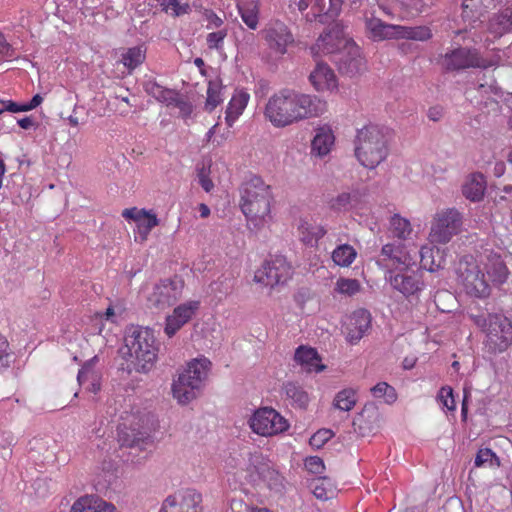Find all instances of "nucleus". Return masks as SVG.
Listing matches in <instances>:
<instances>
[{
	"label": "nucleus",
	"instance_id": "nucleus-10",
	"mask_svg": "<svg viewBox=\"0 0 512 512\" xmlns=\"http://www.w3.org/2000/svg\"><path fill=\"white\" fill-rule=\"evenodd\" d=\"M462 215L455 208L438 212L432 221L429 241L432 244H447L460 232Z\"/></svg>",
	"mask_w": 512,
	"mask_h": 512
},
{
	"label": "nucleus",
	"instance_id": "nucleus-16",
	"mask_svg": "<svg viewBox=\"0 0 512 512\" xmlns=\"http://www.w3.org/2000/svg\"><path fill=\"white\" fill-rule=\"evenodd\" d=\"M350 40L344 32L343 25L334 23L328 31L319 36L311 51L315 56L329 55L332 60Z\"/></svg>",
	"mask_w": 512,
	"mask_h": 512
},
{
	"label": "nucleus",
	"instance_id": "nucleus-64",
	"mask_svg": "<svg viewBox=\"0 0 512 512\" xmlns=\"http://www.w3.org/2000/svg\"><path fill=\"white\" fill-rule=\"evenodd\" d=\"M198 211L201 218H207L210 215V208L204 203L198 205Z\"/></svg>",
	"mask_w": 512,
	"mask_h": 512
},
{
	"label": "nucleus",
	"instance_id": "nucleus-37",
	"mask_svg": "<svg viewBox=\"0 0 512 512\" xmlns=\"http://www.w3.org/2000/svg\"><path fill=\"white\" fill-rule=\"evenodd\" d=\"M486 189V181L482 174H471L462 186V193L468 200L477 202L482 200Z\"/></svg>",
	"mask_w": 512,
	"mask_h": 512
},
{
	"label": "nucleus",
	"instance_id": "nucleus-55",
	"mask_svg": "<svg viewBox=\"0 0 512 512\" xmlns=\"http://www.w3.org/2000/svg\"><path fill=\"white\" fill-rule=\"evenodd\" d=\"M203 15L207 21V29L220 28L224 24V20L211 9H206Z\"/></svg>",
	"mask_w": 512,
	"mask_h": 512
},
{
	"label": "nucleus",
	"instance_id": "nucleus-24",
	"mask_svg": "<svg viewBox=\"0 0 512 512\" xmlns=\"http://www.w3.org/2000/svg\"><path fill=\"white\" fill-rule=\"evenodd\" d=\"M309 80L318 92L333 91L337 88V78L334 71L325 63L318 62L310 73Z\"/></svg>",
	"mask_w": 512,
	"mask_h": 512
},
{
	"label": "nucleus",
	"instance_id": "nucleus-4",
	"mask_svg": "<svg viewBox=\"0 0 512 512\" xmlns=\"http://www.w3.org/2000/svg\"><path fill=\"white\" fill-rule=\"evenodd\" d=\"M473 323L485 334V349L491 354L506 351L512 345V322L504 315L470 314Z\"/></svg>",
	"mask_w": 512,
	"mask_h": 512
},
{
	"label": "nucleus",
	"instance_id": "nucleus-12",
	"mask_svg": "<svg viewBox=\"0 0 512 512\" xmlns=\"http://www.w3.org/2000/svg\"><path fill=\"white\" fill-rule=\"evenodd\" d=\"M252 431L263 437H272L286 432L290 425L278 411L271 407L257 409L249 419Z\"/></svg>",
	"mask_w": 512,
	"mask_h": 512
},
{
	"label": "nucleus",
	"instance_id": "nucleus-21",
	"mask_svg": "<svg viewBox=\"0 0 512 512\" xmlns=\"http://www.w3.org/2000/svg\"><path fill=\"white\" fill-rule=\"evenodd\" d=\"M145 92L152 96L155 100L165 104L168 107H176L182 112H190L191 106L182 96L173 89H168L155 80H148L144 83Z\"/></svg>",
	"mask_w": 512,
	"mask_h": 512
},
{
	"label": "nucleus",
	"instance_id": "nucleus-18",
	"mask_svg": "<svg viewBox=\"0 0 512 512\" xmlns=\"http://www.w3.org/2000/svg\"><path fill=\"white\" fill-rule=\"evenodd\" d=\"M333 61L342 74L355 76L366 69L365 58L360 47L351 39L340 52L335 54Z\"/></svg>",
	"mask_w": 512,
	"mask_h": 512
},
{
	"label": "nucleus",
	"instance_id": "nucleus-23",
	"mask_svg": "<svg viewBox=\"0 0 512 512\" xmlns=\"http://www.w3.org/2000/svg\"><path fill=\"white\" fill-rule=\"evenodd\" d=\"M122 217L136 223L142 242L147 240L151 230L159 224L155 213L145 209H138L137 207L124 209L122 211Z\"/></svg>",
	"mask_w": 512,
	"mask_h": 512
},
{
	"label": "nucleus",
	"instance_id": "nucleus-39",
	"mask_svg": "<svg viewBox=\"0 0 512 512\" xmlns=\"http://www.w3.org/2000/svg\"><path fill=\"white\" fill-rule=\"evenodd\" d=\"M284 393L291 404L298 408L305 409L310 401L308 393L296 382H287L283 387Z\"/></svg>",
	"mask_w": 512,
	"mask_h": 512
},
{
	"label": "nucleus",
	"instance_id": "nucleus-52",
	"mask_svg": "<svg viewBox=\"0 0 512 512\" xmlns=\"http://www.w3.org/2000/svg\"><path fill=\"white\" fill-rule=\"evenodd\" d=\"M228 35L226 28L211 32L206 36V44L210 50H221L224 46V40Z\"/></svg>",
	"mask_w": 512,
	"mask_h": 512
},
{
	"label": "nucleus",
	"instance_id": "nucleus-60",
	"mask_svg": "<svg viewBox=\"0 0 512 512\" xmlns=\"http://www.w3.org/2000/svg\"><path fill=\"white\" fill-rule=\"evenodd\" d=\"M7 111L17 113V112H26L25 105H19L11 100L6 101Z\"/></svg>",
	"mask_w": 512,
	"mask_h": 512
},
{
	"label": "nucleus",
	"instance_id": "nucleus-1",
	"mask_svg": "<svg viewBox=\"0 0 512 512\" xmlns=\"http://www.w3.org/2000/svg\"><path fill=\"white\" fill-rule=\"evenodd\" d=\"M327 111V102L316 95L293 89H281L265 104L264 117L275 128H286L301 121L317 118Z\"/></svg>",
	"mask_w": 512,
	"mask_h": 512
},
{
	"label": "nucleus",
	"instance_id": "nucleus-6",
	"mask_svg": "<svg viewBox=\"0 0 512 512\" xmlns=\"http://www.w3.org/2000/svg\"><path fill=\"white\" fill-rule=\"evenodd\" d=\"M211 362L205 357L188 362L186 369L172 384L174 398L180 404H187L196 398L204 380L207 378Z\"/></svg>",
	"mask_w": 512,
	"mask_h": 512
},
{
	"label": "nucleus",
	"instance_id": "nucleus-17",
	"mask_svg": "<svg viewBox=\"0 0 512 512\" xmlns=\"http://www.w3.org/2000/svg\"><path fill=\"white\" fill-rule=\"evenodd\" d=\"M183 289L184 282L178 277L162 280L154 286L148 302L155 308L164 309L181 298Z\"/></svg>",
	"mask_w": 512,
	"mask_h": 512
},
{
	"label": "nucleus",
	"instance_id": "nucleus-56",
	"mask_svg": "<svg viewBox=\"0 0 512 512\" xmlns=\"http://www.w3.org/2000/svg\"><path fill=\"white\" fill-rule=\"evenodd\" d=\"M305 467L311 473L320 474L324 470V463L320 457L311 456L306 458Z\"/></svg>",
	"mask_w": 512,
	"mask_h": 512
},
{
	"label": "nucleus",
	"instance_id": "nucleus-26",
	"mask_svg": "<svg viewBox=\"0 0 512 512\" xmlns=\"http://www.w3.org/2000/svg\"><path fill=\"white\" fill-rule=\"evenodd\" d=\"M365 27L373 41L398 39L399 25L388 24L377 17L366 18Z\"/></svg>",
	"mask_w": 512,
	"mask_h": 512
},
{
	"label": "nucleus",
	"instance_id": "nucleus-15",
	"mask_svg": "<svg viewBox=\"0 0 512 512\" xmlns=\"http://www.w3.org/2000/svg\"><path fill=\"white\" fill-rule=\"evenodd\" d=\"M260 33L270 52L276 56L285 55L295 41L291 29L279 19L270 20Z\"/></svg>",
	"mask_w": 512,
	"mask_h": 512
},
{
	"label": "nucleus",
	"instance_id": "nucleus-13",
	"mask_svg": "<svg viewBox=\"0 0 512 512\" xmlns=\"http://www.w3.org/2000/svg\"><path fill=\"white\" fill-rule=\"evenodd\" d=\"M293 267L286 257L274 255L265 260L262 266L256 270L254 281L264 286L274 287L285 284L292 278Z\"/></svg>",
	"mask_w": 512,
	"mask_h": 512
},
{
	"label": "nucleus",
	"instance_id": "nucleus-57",
	"mask_svg": "<svg viewBox=\"0 0 512 512\" xmlns=\"http://www.w3.org/2000/svg\"><path fill=\"white\" fill-rule=\"evenodd\" d=\"M14 56V50L12 46L7 42L5 36L0 33V61L12 58Z\"/></svg>",
	"mask_w": 512,
	"mask_h": 512
},
{
	"label": "nucleus",
	"instance_id": "nucleus-3",
	"mask_svg": "<svg viewBox=\"0 0 512 512\" xmlns=\"http://www.w3.org/2000/svg\"><path fill=\"white\" fill-rule=\"evenodd\" d=\"M124 359L126 371L147 374L158 360V343L153 330L147 327H132L125 336Z\"/></svg>",
	"mask_w": 512,
	"mask_h": 512
},
{
	"label": "nucleus",
	"instance_id": "nucleus-35",
	"mask_svg": "<svg viewBox=\"0 0 512 512\" xmlns=\"http://www.w3.org/2000/svg\"><path fill=\"white\" fill-rule=\"evenodd\" d=\"M420 266L429 272H435L443 268L445 259L439 248L435 246H422L420 251Z\"/></svg>",
	"mask_w": 512,
	"mask_h": 512
},
{
	"label": "nucleus",
	"instance_id": "nucleus-11",
	"mask_svg": "<svg viewBox=\"0 0 512 512\" xmlns=\"http://www.w3.org/2000/svg\"><path fill=\"white\" fill-rule=\"evenodd\" d=\"M341 0H290V9H297L307 21L326 23L338 16Z\"/></svg>",
	"mask_w": 512,
	"mask_h": 512
},
{
	"label": "nucleus",
	"instance_id": "nucleus-46",
	"mask_svg": "<svg viewBox=\"0 0 512 512\" xmlns=\"http://www.w3.org/2000/svg\"><path fill=\"white\" fill-rule=\"evenodd\" d=\"M162 11L173 16L179 17L188 14L191 10L187 1L181 2L180 0H157Z\"/></svg>",
	"mask_w": 512,
	"mask_h": 512
},
{
	"label": "nucleus",
	"instance_id": "nucleus-25",
	"mask_svg": "<svg viewBox=\"0 0 512 512\" xmlns=\"http://www.w3.org/2000/svg\"><path fill=\"white\" fill-rule=\"evenodd\" d=\"M493 6L494 0H463L462 20L469 26L475 27Z\"/></svg>",
	"mask_w": 512,
	"mask_h": 512
},
{
	"label": "nucleus",
	"instance_id": "nucleus-44",
	"mask_svg": "<svg viewBox=\"0 0 512 512\" xmlns=\"http://www.w3.org/2000/svg\"><path fill=\"white\" fill-rule=\"evenodd\" d=\"M357 403V391L353 388H345L339 391L333 400V406L341 411L352 410Z\"/></svg>",
	"mask_w": 512,
	"mask_h": 512
},
{
	"label": "nucleus",
	"instance_id": "nucleus-53",
	"mask_svg": "<svg viewBox=\"0 0 512 512\" xmlns=\"http://www.w3.org/2000/svg\"><path fill=\"white\" fill-rule=\"evenodd\" d=\"M437 399L448 411H455L456 404L453 389L450 386H443L439 390Z\"/></svg>",
	"mask_w": 512,
	"mask_h": 512
},
{
	"label": "nucleus",
	"instance_id": "nucleus-50",
	"mask_svg": "<svg viewBox=\"0 0 512 512\" xmlns=\"http://www.w3.org/2000/svg\"><path fill=\"white\" fill-rule=\"evenodd\" d=\"M489 466V467H499L500 461L496 454L489 448H482L478 451L475 458V466Z\"/></svg>",
	"mask_w": 512,
	"mask_h": 512
},
{
	"label": "nucleus",
	"instance_id": "nucleus-5",
	"mask_svg": "<svg viewBox=\"0 0 512 512\" xmlns=\"http://www.w3.org/2000/svg\"><path fill=\"white\" fill-rule=\"evenodd\" d=\"M388 140L376 125H367L357 131L355 156L366 168L374 169L388 156Z\"/></svg>",
	"mask_w": 512,
	"mask_h": 512
},
{
	"label": "nucleus",
	"instance_id": "nucleus-41",
	"mask_svg": "<svg viewBox=\"0 0 512 512\" xmlns=\"http://www.w3.org/2000/svg\"><path fill=\"white\" fill-rule=\"evenodd\" d=\"M357 251L349 244L337 246L332 252L333 262L340 267H349L355 261Z\"/></svg>",
	"mask_w": 512,
	"mask_h": 512
},
{
	"label": "nucleus",
	"instance_id": "nucleus-59",
	"mask_svg": "<svg viewBox=\"0 0 512 512\" xmlns=\"http://www.w3.org/2000/svg\"><path fill=\"white\" fill-rule=\"evenodd\" d=\"M442 116H443V109L441 107L435 106V107H431L428 110V117L432 121H438L442 118Z\"/></svg>",
	"mask_w": 512,
	"mask_h": 512
},
{
	"label": "nucleus",
	"instance_id": "nucleus-27",
	"mask_svg": "<svg viewBox=\"0 0 512 512\" xmlns=\"http://www.w3.org/2000/svg\"><path fill=\"white\" fill-rule=\"evenodd\" d=\"M69 512H118L114 504L95 495H84L72 504Z\"/></svg>",
	"mask_w": 512,
	"mask_h": 512
},
{
	"label": "nucleus",
	"instance_id": "nucleus-22",
	"mask_svg": "<svg viewBox=\"0 0 512 512\" xmlns=\"http://www.w3.org/2000/svg\"><path fill=\"white\" fill-rule=\"evenodd\" d=\"M381 254L388 262L389 270H409L416 265L414 257L404 244H385L381 249Z\"/></svg>",
	"mask_w": 512,
	"mask_h": 512
},
{
	"label": "nucleus",
	"instance_id": "nucleus-2",
	"mask_svg": "<svg viewBox=\"0 0 512 512\" xmlns=\"http://www.w3.org/2000/svg\"><path fill=\"white\" fill-rule=\"evenodd\" d=\"M273 199L270 185L258 176H253L242 184L239 206L254 229L259 230L271 221Z\"/></svg>",
	"mask_w": 512,
	"mask_h": 512
},
{
	"label": "nucleus",
	"instance_id": "nucleus-42",
	"mask_svg": "<svg viewBox=\"0 0 512 512\" xmlns=\"http://www.w3.org/2000/svg\"><path fill=\"white\" fill-rule=\"evenodd\" d=\"M389 231L393 237L405 240L411 235L412 226L408 219L395 214L390 219Z\"/></svg>",
	"mask_w": 512,
	"mask_h": 512
},
{
	"label": "nucleus",
	"instance_id": "nucleus-7",
	"mask_svg": "<svg viewBox=\"0 0 512 512\" xmlns=\"http://www.w3.org/2000/svg\"><path fill=\"white\" fill-rule=\"evenodd\" d=\"M457 277L467 294L486 298L491 288L478 262L470 255L463 256L457 266Z\"/></svg>",
	"mask_w": 512,
	"mask_h": 512
},
{
	"label": "nucleus",
	"instance_id": "nucleus-34",
	"mask_svg": "<svg viewBox=\"0 0 512 512\" xmlns=\"http://www.w3.org/2000/svg\"><path fill=\"white\" fill-rule=\"evenodd\" d=\"M512 30V5L495 14L488 23V32L494 39L502 37Z\"/></svg>",
	"mask_w": 512,
	"mask_h": 512
},
{
	"label": "nucleus",
	"instance_id": "nucleus-19",
	"mask_svg": "<svg viewBox=\"0 0 512 512\" xmlns=\"http://www.w3.org/2000/svg\"><path fill=\"white\" fill-rule=\"evenodd\" d=\"M202 496L193 489H184L168 496L159 512H202Z\"/></svg>",
	"mask_w": 512,
	"mask_h": 512
},
{
	"label": "nucleus",
	"instance_id": "nucleus-29",
	"mask_svg": "<svg viewBox=\"0 0 512 512\" xmlns=\"http://www.w3.org/2000/svg\"><path fill=\"white\" fill-rule=\"evenodd\" d=\"M494 285H502L505 283L509 276V270L502 259L496 253H490L486 256L484 262V269Z\"/></svg>",
	"mask_w": 512,
	"mask_h": 512
},
{
	"label": "nucleus",
	"instance_id": "nucleus-63",
	"mask_svg": "<svg viewBox=\"0 0 512 512\" xmlns=\"http://www.w3.org/2000/svg\"><path fill=\"white\" fill-rule=\"evenodd\" d=\"M468 397H469V393L468 392H464V398H463L462 405H461V417H462L463 421H466V419H467V414H468Z\"/></svg>",
	"mask_w": 512,
	"mask_h": 512
},
{
	"label": "nucleus",
	"instance_id": "nucleus-58",
	"mask_svg": "<svg viewBox=\"0 0 512 512\" xmlns=\"http://www.w3.org/2000/svg\"><path fill=\"white\" fill-rule=\"evenodd\" d=\"M198 179H199V184L206 192H210L214 188V184H213L212 180L210 179L207 171L204 168L199 170Z\"/></svg>",
	"mask_w": 512,
	"mask_h": 512
},
{
	"label": "nucleus",
	"instance_id": "nucleus-61",
	"mask_svg": "<svg viewBox=\"0 0 512 512\" xmlns=\"http://www.w3.org/2000/svg\"><path fill=\"white\" fill-rule=\"evenodd\" d=\"M319 482H320V480L317 481L315 483V485H313V494L318 499L326 500V499H328V495H327L325 489L318 485Z\"/></svg>",
	"mask_w": 512,
	"mask_h": 512
},
{
	"label": "nucleus",
	"instance_id": "nucleus-32",
	"mask_svg": "<svg viewBox=\"0 0 512 512\" xmlns=\"http://www.w3.org/2000/svg\"><path fill=\"white\" fill-rule=\"evenodd\" d=\"M295 361L306 372H321L325 365L321 364V358L316 349L306 346H299L294 355Z\"/></svg>",
	"mask_w": 512,
	"mask_h": 512
},
{
	"label": "nucleus",
	"instance_id": "nucleus-40",
	"mask_svg": "<svg viewBox=\"0 0 512 512\" xmlns=\"http://www.w3.org/2000/svg\"><path fill=\"white\" fill-rule=\"evenodd\" d=\"M433 34L428 26H403L399 25L398 39H407L414 41H428Z\"/></svg>",
	"mask_w": 512,
	"mask_h": 512
},
{
	"label": "nucleus",
	"instance_id": "nucleus-48",
	"mask_svg": "<svg viewBox=\"0 0 512 512\" xmlns=\"http://www.w3.org/2000/svg\"><path fill=\"white\" fill-rule=\"evenodd\" d=\"M371 393L375 398H383L385 403L392 404L397 400V393L394 387L387 382H379L371 388Z\"/></svg>",
	"mask_w": 512,
	"mask_h": 512
},
{
	"label": "nucleus",
	"instance_id": "nucleus-31",
	"mask_svg": "<svg viewBox=\"0 0 512 512\" xmlns=\"http://www.w3.org/2000/svg\"><path fill=\"white\" fill-rule=\"evenodd\" d=\"M297 232L299 240L310 247L316 246L318 241L327 233L323 225L312 223L305 218L300 219Z\"/></svg>",
	"mask_w": 512,
	"mask_h": 512
},
{
	"label": "nucleus",
	"instance_id": "nucleus-62",
	"mask_svg": "<svg viewBox=\"0 0 512 512\" xmlns=\"http://www.w3.org/2000/svg\"><path fill=\"white\" fill-rule=\"evenodd\" d=\"M42 100H43V98L39 94L34 95L33 98L30 100V102H28L27 104H24L26 111H30V110L36 108L37 106H39L41 104Z\"/></svg>",
	"mask_w": 512,
	"mask_h": 512
},
{
	"label": "nucleus",
	"instance_id": "nucleus-33",
	"mask_svg": "<svg viewBox=\"0 0 512 512\" xmlns=\"http://www.w3.org/2000/svg\"><path fill=\"white\" fill-rule=\"evenodd\" d=\"M371 314L366 309H358L350 317L348 328V337L351 342L360 340L365 332L370 328Z\"/></svg>",
	"mask_w": 512,
	"mask_h": 512
},
{
	"label": "nucleus",
	"instance_id": "nucleus-9",
	"mask_svg": "<svg viewBox=\"0 0 512 512\" xmlns=\"http://www.w3.org/2000/svg\"><path fill=\"white\" fill-rule=\"evenodd\" d=\"M499 61L500 57L497 55L484 58L476 49L460 47L444 55L442 66L447 71H458L468 68L487 69L497 66Z\"/></svg>",
	"mask_w": 512,
	"mask_h": 512
},
{
	"label": "nucleus",
	"instance_id": "nucleus-8",
	"mask_svg": "<svg viewBox=\"0 0 512 512\" xmlns=\"http://www.w3.org/2000/svg\"><path fill=\"white\" fill-rule=\"evenodd\" d=\"M118 440L122 446L142 448L149 440L146 417L139 411L124 412L118 425Z\"/></svg>",
	"mask_w": 512,
	"mask_h": 512
},
{
	"label": "nucleus",
	"instance_id": "nucleus-49",
	"mask_svg": "<svg viewBox=\"0 0 512 512\" xmlns=\"http://www.w3.org/2000/svg\"><path fill=\"white\" fill-rule=\"evenodd\" d=\"M352 195L349 192H342L328 201V207L334 212H346L352 207Z\"/></svg>",
	"mask_w": 512,
	"mask_h": 512
},
{
	"label": "nucleus",
	"instance_id": "nucleus-47",
	"mask_svg": "<svg viewBox=\"0 0 512 512\" xmlns=\"http://www.w3.org/2000/svg\"><path fill=\"white\" fill-rule=\"evenodd\" d=\"M361 290V283L357 279L340 277L335 283V291L341 295L354 296Z\"/></svg>",
	"mask_w": 512,
	"mask_h": 512
},
{
	"label": "nucleus",
	"instance_id": "nucleus-43",
	"mask_svg": "<svg viewBox=\"0 0 512 512\" xmlns=\"http://www.w3.org/2000/svg\"><path fill=\"white\" fill-rule=\"evenodd\" d=\"M146 58V51L141 46L128 48L121 56L123 65L132 72L140 66Z\"/></svg>",
	"mask_w": 512,
	"mask_h": 512
},
{
	"label": "nucleus",
	"instance_id": "nucleus-38",
	"mask_svg": "<svg viewBox=\"0 0 512 512\" xmlns=\"http://www.w3.org/2000/svg\"><path fill=\"white\" fill-rule=\"evenodd\" d=\"M79 385L86 391L96 394L101 389V376L91 363H86L77 375Z\"/></svg>",
	"mask_w": 512,
	"mask_h": 512
},
{
	"label": "nucleus",
	"instance_id": "nucleus-28",
	"mask_svg": "<svg viewBox=\"0 0 512 512\" xmlns=\"http://www.w3.org/2000/svg\"><path fill=\"white\" fill-rule=\"evenodd\" d=\"M249 101L250 94L245 89L234 91L225 111V122L228 127H233L234 123L243 114Z\"/></svg>",
	"mask_w": 512,
	"mask_h": 512
},
{
	"label": "nucleus",
	"instance_id": "nucleus-51",
	"mask_svg": "<svg viewBox=\"0 0 512 512\" xmlns=\"http://www.w3.org/2000/svg\"><path fill=\"white\" fill-rule=\"evenodd\" d=\"M13 352L11 350L9 341L0 333V372L8 369L12 362Z\"/></svg>",
	"mask_w": 512,
	"mask_h": 512
},
{
	"label": "nucleus",
	"instance_id": "nucleus-14",
	"mask_svg": "<svg viewBox=\"0 0 512 512\" xmlns=\"http://www.w3.org/2000/svg\"><path fill=\"white\" fill-rule=\"evenodd\" d=\"M386 279L391 287L406 299H418L426 287L422 272L412 268L409 270H388Z\"/></svg>",
	"mask_w": 512,
	"mask_h": 512
},
{
	"label": "nucleus",
	"instance_id": "nucleus-54",
	"mask_svg": "<svg viewBox=\"0 0 512 512\" xmlns=\"http://www.w3.org/2000/svg\"><path fill=\"white\" fill-rule=\"evenodd\" d=\"M333 437V432L329 429H320L310 438V444L316 448H321L328 440Z\"/></svg>",
	"mask_w": 512,
	"mask_h": 512
},
{
	"label": "nucleus",
	"instance_id": "nucleus-30",
	"mask_svg": "<svg viewBox=\"0 0 512 512\" xmlns=\"http://www.w3.org/2000/svg\"><path fill=\"white\" fill-rule=\"evenodd\" d=\"M335 143V136L328 125L316 129L315 136L311 142V154L324 157L330 153Z\"/></svg>",
	"mask_w": 512,
	"mask_h": 512
},
{
	"label": "nucleus",
	"instance_id": "nucleus-36",
	"mask_svg": "<svg viewBox=\"0 0 512 512\" xmlns=\"http://www.w3.org/2000/svg\"><path fill=\"white\" fill-rule=\"evenodd\" d=\"M237 10L245 25L256 30L259 25L260 3L258 0H242L237 3Z\"/></svg>",
	"mask_w": 512,
	"mask_h": 512
},
{
	"label": "nucleus",
	"instance_id": "nucleus-20",
	"mask_svg": "<svg viewBox=\"0 0 512 512\" xmlns=\"http://www.w3.org/2000/svg\"><path fill=\"white\" fill-rule=\"evenodd\" d=\"M200 306L201 302L199 300H188L176 306L165 319V335L168 338L175 336L182 327L196 316Z\"/></svg>",
	"mask_w": 512,
	"mask_h": 512
},
{
	"label": "nucleus",
	"instance_id": "nucleus-45",
	"mask_svg": "<svg viewBox=\"0 0 512 512\" xmlns=\"http://www.w3.org/2000/svg\"><path fill=\"white\" fill-rule=\"evenodd\" d=\"M223 101L222 83L220 80H210L207 87L205 110L212 112Z\"/></svg>",
	"mask_w": 512,
	"mask_h": 512
}]
</instances>
